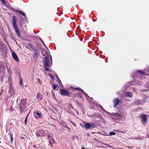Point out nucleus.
Segmentation results:
<instances>
[{"instance_id": "f257e3e1", "label": "nucleus", "mask_w": 149, "mask_h": 149, "mask_svg": "<svg viewBox=\"0 0 149 149\" xmlns=\"http://www.w3.org/2000/svg\"><path fill=\"white\" fill-rule=\"evenodd\" d=\"M35 133L37 137H46L47 136L50 145L52 146L54 141L53 134L52 133H50L46 130H38Z\"/></svg>"}, {"instance_id": "f03ea898", "label": "nucleus", "mask_w": 149, "mask_h": 149, "mask_svg": "<svg viewBox=\"0 0 149 149\" xmlns=\"http://www.w3.org/2000/svg\"><path fill=\"white\" fill-rule=\"evenodd\" d=\"M16 22L17 21L15 17V16H14L13 17L12 24L13 27L15 29V31L16 33L17 34L18 37H20L21 36L20 33L19 31Z\"/></svg>"}, {"instance_id": "7ed1b4c3", "label": "nucleus", "mask_w": 149, "mask_h": 149, "mask_svg": "<svg viewBox=\"0 0 149 149\" xmlns=\"http://www.w3.org/2000/svg\"><path fill=\"white\" fill-rule=\"evenodd\" d=\"M5 68V66L4 65L2 62L0 61V79L1 81H3V79L4 77L5 76L4 75V69Z\"/></svg>"}, {"instance_id": "20e7f679", "label": "nucleus", "mask_w": 149, "mask_h": 149, "mask_svg": "<svg viewBox=\"0 0 149 149\" xmlns=\"http://www.w3.org/2000/svg\"><path fill=\"white\" fill-rule=\"evenodd\" d=\"M26 102L25 100L22 99L19 104V108L21 113L23 112V111L25 109L26 107Z\"/></svg>"}, {"instance_id": "39448f33", "label": "nucleus", "mask_w": 149, "mask_h": 149, "mask_svg": "<svg viewBox=\"0 0 149 149\" xmlns=\"http://www.w3.org/2000/svg\"><path fill=\"white\" fill-rule=\"evenodd\" d=\"M44 60V67L45 70H50L49 69L50 66L49 65V63H50V61L47 56H45Z\"/></svg>"}, {"instance_id": "423d86ee", "label": "nucleus", "mask_w": 149, "mask_h": 149, "mask_svg": "<svg viewBox=\"0 0 149 149\" xmlns=\"http://www.w3.org/2000/svg\"><path fill=\"white\" fill-rule=\"evenodd\" d=\"M60 93L62 95H65L68 97L71 96L72 94H70L67 91L62 89L60 91Z\"/></svg>"}, {"instance_id": "0eeeda50", "label": "nucleus", "mask_w": 149, "mask_h": 149, "mask_svg": "<svg viewBox=\"0 0 149 149\" xmlns=\"http://www.w3.org/2000/svg\"><path fill=\"white\" fill-rule=\"evenodd\" d=\"M85 127L86 129H92L95 127V125L93 123H87L84 124Z\"/></svg>"}, {"instance_id": "6e6552de", "label": "nucleus", "mask_w": 149, "mask_h": 149, "mask_svg": "<svg viewBox=\"0 0 149 149\" xmlns=\"http://www.w3.org/2000/svg\"><path fill=\"white\" fill-rule=\"evenodd\" d=\"M113 107H116L118 105L121 104L120 101L117 98H115L113 100Z\"/></svg>"}, {"instance_id": "1a4fd4ad", "label": "nucleus", "mask_w": 149, "mask_h": 149, "mask_svg": "<svg viewBox=\"0 0 149 149\" xmlns=\"http://www.w3.org/2000/svg\"><path fill=\"white\" fill-rule=\"evenodd\" d=\"M25 47L27 49L29 50H34L35 48L33 46L32 44L30 43H26L25 45Z\"/></svg>"}, {"instance_id": "9d476101", "label": "nucleus", "mask_w": 149, "mask_h": 149, "mask_svg": "<svg viewBox=\"0 0 149 149\" xmlns=\"http://www.w3.org/2000/svg\"><path fill=\"white\" fill-rule=\"evenodd\" d=\"M5 47L3 43L2 42H0V52H1L2 53H3L5 52H3L5 51Z\"/></svg>"}, {"instance_id": "9b49d317", "label": "nucleus", "mask_w": 149, "mask_h": 149, "mask_svg": "<svg viewBox=\"0 0 149 149\" xmlns=\"http://www.w3.org/2000/svg\"><path fill=\"white\" fill-rule=\"evenodd\" d=\"M111 114L114 117H116L120 119H121L123 117V116L122 114H120L118 113H112Z\"/></svg>"}, {"instance_id": "f8f14e48", "label": "nucleus", "mask_w": 149, "mask_h": 149, "mask_svg": "<svg viewBox=\"0 0 149 149\" xmlns=\"http://www.w3.org/2000/svg\"><path fill=\"white\" fill-rule=\"evenodd\" d=\"M34 114L35 118L37 117V116H38V117L41 118V115L40 112L37 111H35L34 112Z\"/></svg>"}, {"instance_id": "ddd939ff", "label": "nucleus", "mask_w": 149, "mask_h": 149, "mask_svg": "<svg viewBox=\"0 0 149 149\" xmlns=\"http://www.w3.org/2000/svg\"><path fill=\"white\" fill-rule=\"evenodd\" d=\"M12 56L14 59L16 61H19L18 58L16 53L14 52H11Z\"/></svg>"}, {"instance_id": "4468645a", "label": "nucleus", "mask_w": 149, "mask_h": 149, "mask_svg": "<svg viewBox=\"0 0 149 149\" xmlns=\"http://www.w3.org/2000/svg\"><path fill=\"white\" fill-rule=\"evenodd\" d=\"M33 50L34 51L33 57L35 58H37L39 54V52L35 48L34 50Z\"/></svg>"}, {"instance_id": "2eb2a0df", "label": "nucleus", "mask_w": 149, "mask_h": 149, "mask_svg": "<svg viewBox=\"0 0 149 149\" xmlns=\"http://www.w3.org/2000/svg\"><path fill=\"white\" fill-rule=\"evenodd\" d=\"M72 108L73 109H74V108L73 107V106H72L71 104H69V105L68 106V109H70L69 110H67V111L68 113H72V111L71 110H70V109Z\"/></svg>"}, {"instance_id": "dca6fc26", "label": "nucleus", "mask_w": 149, "mask_h": 149, "mask_svg": "<svg viewBox=\"0 0 149 149\" xmlns=\"http://www.w3.org/2000/svg\"><path fill=\"white\" fill-rule=\"evenodd\" d=\"M125 95L127 97H132V94L130 92L126 91L125 92Z\"/></svg>"}, {"instance_id": "f3484780", "label": "nucleus", "mask_w": 149, "mask_h": 149, "mask_svg": "<svg viewBox=\"0 0 149 149\" xmlns=\"http://www.w3.org/2000/svg\"><path fill=\"white\" fill-rule=\"evenodd\" d=\"M138 73H139V74H141L146 75V73L145 72H144L140 70H138L137 71L136 73L135 74V75H134V78H135L136 77V74Z\"/></svg>"}, {"instance_id": "a211bd4d", "label": "nucleus", "mask_w": 149, "mask_h": 149, "mask_svg": "<svg viewBox=\"0 0 149 149\" xmlns=\"http://www.w3.org/2000/svg\"><path fill=\"white\" fill-rule=\"evenodd\" d=\"M37 97L38 100L40 101L42 99V95L40 92H39L37 94Z\"/></svg>"}, {"instance_id": "6ab92c4d", "label": "nucleus", "mask_w": 149, "mask_h": 149, "mask_svg": "<svg viewBox=\"0 0 149 149\" xmlns=\"http://www.w3.org/2000/svg\"><path fill=\"white\" fill-rule=\"evenodd\" d=\"M75 89H78V90H80L81 91V92L87 98H90L87 95V94L86 93H85L84 91H83L80 88H76Z\"/></svg>"}, {"instance_id": "aec40b11", "label": "nucleus", "mask_w": 149, "mask_h": 149, "mask_svg": "<svg viewBox=\"0 0 149 149\" xmlns=\"http://www.w3.org/2000/svg\"><path fill=\"white\" fill-rule=\"evenodd\" d=\"M141 117L143 119L144 121L146 123L147 122V118H146V117L145 115L143 114H141Z\"/></svg>"}, {"instance_id": "412c9836", "label": "nucleus", "mask_w": 149, "mask_h": 149, "mask_svg": "<svg viewBox=\"0 0 149 149\" xmlns=\"http://www.w3.org/2000/svg\"><path fill=\"white\" fill-rule=\"evenodd\" d=\"M93 116L94 117H95L96 118H100L101 116L99 113H95L93 114Z\"/></svg>"}, {"instance_id": "4be33fe9", "label": "nucleus", "mask_w": 149, "mask_h": 149, "mask_svg": "<svg viewBox=\"0 0 149 149\" xmlns=\"http://www.w3.org/2000/svg\"><path fill=\"white\" fill-rule=\"evenodd\" d=\"M17 11L20 14L23 15L24 17H26V14L23 11L20 10H17Z\"/></svg>"}, {"instance_id": "5701e85b", "label": "nucleus", "mask_w": 149, "mask_h": 149, "mask_svg": "<svg viewBox=\"0 0 149 149\" xmlns=\"http://www.w3.org/2000/svg\"><path fill=\"white\" fill-rule=\"evenodd\" d=\"M142 101L140 100H136L135 101V103L136 104H141Z\"/></svg>"}, {"instance_id": "b1692460", "label": "nucleus", "mask_w": 149, "mask_h": 149, "mask_svg": "<svg viewBox=\"0 0 149 149\" xmlns=\"http://www.w3.org/2000/svg\"><path fill=\"white\" fill-rule=\"evenodd\" d=\"M62 125L65 128H67L68 127V125L66 124L65 122H62L61 123Z\"/></svg>"}, {"instance_id": "393cba45", "label": "nucleus", "mask_w": 149, "mask_h": 149, "mask_svg": "<svg viewBox=\"0 0 149 149\" xmlns=\"http://www.w3.org/2000/svg\"><path fill=\"white\" fill-rule=\"evenodd\" d=\"M9 93L10 94V96H11L13 94L14 91L13 90L9 91Z\"/></svg>"}, {"instance_id": "a878e982", "label": "nucleus", "mask_w": 149, "mask_h": 149, "mask_svg": "<svg viewBox=\"0 0 149 149\" xmlns=\"http://www.w3.org/2000/svg\"><path fill=\"white\" fill-rule=\"evenodd\" d=\"M116 134V133L115 132H109V136H112V135H115Z\"/></svg>"}, {"instance_id": "bb28decb", "label": "nucleus", "mask_w": 149, "mask_h": 149, "mask_svg": "<svg viewBox=\"0 0 149 149\" xmlns=\"http://www.w3.org/2000/svg\"><path fill=\"white\" fill-rule=\"evenodd\" d=\"M13 88L12 86V85L10 84L9 85V91L13 90Z\"/></svg>"}, {"instance_id": "cd10ccee", "label": "nucleus", "mask_w": 149, "mask_h": 149, "mask_svg": "<svg viewBox=\"0 0 149 149\" xmlns=\"http://www.w3.org/2000/svg\"><path fill=\"white\" fill-rule=\"evenodd\" d=\"M23 82V80L21 78H20L19 82V84L20 85H21Z\"/></svg>"}, {"instance_id": "c85d7f7f", "label": "nucleus", "mask_w": 149, "mask_h": 149, "mask_svg": "<svg viewBox=\"0 0 149 149\" xmlns=\"http://www.w3.org/2000/svg\"><path fill=\"white\" fill-rule=\"evenodd\" d=\"M33 148H39L38 145H34L33 146Z\"/></svg>"}, {"instance_id": "c756f323", "label": "nucleus", "mask_w": 149, "mask_h": 149, "mask_svg": "<svg viewBox=\"0 0 149 149\" xmlns=\"http://www.w3.org/2000/svg\"><path fill=\"white\" fill-rule=\"evenodd\" d=\"M57 80H58V82L59 84H62L61 82L59 79H58Z\"/></svg>"}, {"instance_id": "7c9ffc66", "label": "nucleus", "mask_w": 149, "mask_h": 149, "mask_svg": "<svg viewBox=\"0 0 149 149\" xmlns=\"http://www.w3.org/2000/svg\"><path fill=\"white\" fill-rule=\"evenodd\" d=\"M57 87V86L55 85H54L53 86V88L55 90L56 89Z\"/></svg>"}, {"instance_id": "2f4dec72", "label": "nucleus", "mask_w": 149, "mask_h": 149, "mask_svg": "<svg viewBox=\"0 0 149 149\" xmlns=\"http://www.w3.org/2000/svg\"><path fill=\"white\" fill-rule=\"evenodd\" d=\"M49 76L52 78H53L54 77L53 75L51 73L49 74Z\"/></svg>"}, {"instance_id": "473e14b6", "label": "nucleus", "mask_w": 149, "mask_h": 149, "mask_svg": "<svg viewBox=\"0 0 149 149\" xmlns=\"http://www.w3.org/2000/svg\"><path fill=\"white\" fill-rule=\"evenodd\" d=\"M100 105V108L101 109H102V110H103L104 111V110H105L103 108V107L102 106H101L100 105Z\"/></svg>"}, {"instance_id": "72a5a7b5", "label": "nucleus", "mask_w": 149, "mask_h": 149, "mask_svg": "<svg viewBox=\"0 0 149 149\" xmlns=\"http://www.w3.org/2000/svg\"><path fill=\"white\" fill-rule=\"evenodd\" d=\"M28 115V114L26 118L25 119V124H26V123L27 121V117Z\"/></svg>"}, {"instance_id": "f704fd0d", "label": "nucleus", "mask_w": 149, "mask_h": 149, "mask_svg": "<svg viewBox=\"0 0 149 149\" xmlns=\"http://www.w3.org/2000/svg\"><path fill=\"white\" fill-rule=\"evenodd\" d=\"M104 111L106 113H107L108 114H111V113H110L109 112L106 111V110H104Z\"/></svg>"}, {"instance_id": "c9c22d12", "label": "nucleus", "mask_w": 149, "mask_h": 149, "mask_svg": "<svg viewBox=\"0 0 149 149\" xmlns=\"http://www.w3.org/2000/svg\"><path fill=\"white\" fill-rule=\"evenodd\" d=\"M10 136L11 141V142H12L13 141V138L11 135H10Z\"/></svg>"}, {"instance_id": "e433bc0d", "label": "nucleus", "mask_w": 149, "mask_h": 149, "mask_svg": "<svg viewBox=\"0 0 149 149\" xmlns=\"http://www.w3.org/2000/svg\"><path fill=\"white\" fill-rule=\"evenodd\" d=\"M1 2L3 3H5L6 2L5 0H1Z\"/></svg>"}, {"instance_id": "4c0bfd02", "label": "nucleus", "mask_w": 149, "mask_h": 149, "mask_svg": "<svg viewBox=\"0 0 149 149\" xmlns=\"http://www.w3.org/2000/svg\"><path fill=\"white\" fill-rule=\"evenodd\" d=\"M128 148H129V149H132V148H133V147H132V146H129L128 147Z\"/></svg>"}, {"instance_id": "58836bf2", "label": "nucleus", "mask_w": 149, "mask_h": 149, "mask_svg": "<svg viewBox=\"0 0 149 149\" xmlns=\"http://www.w3.org/2000/svg\"><path fill=\"white\" fill-rule=\"evenodd\" d=\"M82 96V95L81 94H80L79 95V97L80 98H81Z\"/></svg>"}, {"instance_id": "ea45409f", "label": "nucleus", "mask_w": 149, "mask_h": 149, "mask_svg": "<svg viewBox=\"0 0 149 149\" xmlns=\"http://www.w3.org/2000/svg\"><path fill=\"white\" fill-rule=\"evenodd\" d=\"M56 78H57V80L58 79H59L58 77V76H56Z\"/></svg>"}, {"instance_id": "a19ab883", "label": "nucleus", "mask_w": 149, "mask_h": 149, "mask_svg": "<svg viewBox=\"0 0 149 149\" xmlns=\"http://www.w3.org/2000/svg\"><path fill=\"white\" fill-rule=\"evenodd\" d=\"M42 43L44 45L45 47V46H45V44L44 43V42L43 41L42 42Z\"/></svg>"}, {"instance_id": "79ce46f5", "label": "nucleus", "mask_w": 149, "mask_h": 149, "mask_svg": "<svg viewBox=\"0 0 149 149\" xmlns=\"http://www.w3.org/2000/svg\"><path fill=\"white\" fill-rule=\"evenodd\" d=\"M39 39L42 41V42H43V40H42V39L41 38H39Z\"/></svg>"}, {"instance_id": "37998d69", "label": "nucleus", "mask_w": 149, "mask_h": 149, "mask_svg": "<svg viewBox=\"0 0 149 149\" xmlns=\"http://www.w3.org/2000/svg\"><path fill=\"white\" fill-rule=\"evenodd\" d=\"M147 137L148 138H149V133L148 134Z\"/></svg>"}, {"instance_id": "c03bdc74", "label": "nucleus", "mask_w": 149, "mask_h": 149, "mask_svg": "<svg viewBox=\"0 0 149 149\" xmlns=\"http://www.w3.org/2000/svg\"><path fill=\"white\" fill-rule=\"evenodd\" d=\"M107 61H107V59H106V62H107Z\"/></svg>"}, {"instance_id": "a18cd8bd", "label": "nucleus", "mask_w": 149, "mask_h": 149, "mask_svg": "<svg viewBox=\"0 0 149 149\" xmlns=\"http://www.w3.org/2000/svg\"><path fill=\"white\" fill-rule=\"evenodd\" d=\"M81 149H85V148L84 147H82V148H81Z\"/></svg>"}, {"instance_id": "49530a36", "label": "nucleus", "mask_w": 149, "mask_h": 149, "mask_svg": "<svg viewBox=\"0 0 149 149\" xmlns=\"http://www.w3.org/2000/svg\"><path fill=\"white\" fill-rule=\"evenodd\" d=\"M73 125H74V126H76V125L74 123V124H73Z\"/></svg>"}, {"instance_id": "de8ad7c7", "label": "nucleus", "mask_w": 149, "mask_h": 149, "mask_svg": "<svg viewBox=\"0 0 149 149\" xmlns=\"http://www.w3.org/2000/svg\"><path fill=\"white\" fill-rule=\"evenodd\" d=\"M72 123L73 122H72L71 120L70 121Z\"/></svg>"}, {"instance_id": "09e8293b", "label": "nucleus", "mask_w": 149, "mask_h": 149, "mask_svg": "<svg viewBox=\"0 0 149 149\" xmlns=\"http://www.w3.org/2000/svg\"><path fill=\"white\" fill-rule=\"evenodd\" d=\"M72 123L73 122H72L71 120L70 121Z\"/></svg>"}, {"instance_id": "8fccbe9b", "label": "nucleus", "mask_w": 149, "mask_h": 149, "mask_svg": "<svg viewBox=\"0 0 149 149\" xmlns=\"http://www.w3.org/2000/svg\"><path fill=\"white\" fill-rule=\"evenodd\" d=\"M72 123L73 122H72L71 120L70 121Z\"/></svg>"}, {"instance_id": "3c124183", "label": "nucleus", "mask_w": 149, "mask_h": 149, "mask_svg": "<svg viewBox=\"0 0 149 149\" xmlns=\"http://www.w3.org/2000/svg\"><path fill=\"white\" fill-rule=\"evenodd\" d=\"M68 120L69 121H71L70 119Z\"/></svg>"}, {"instance_id": "603ef678", "label": "nucleus", "mask_w": 149, "mask_h": 149, "mask_svg": "<svg viewBox=\"0 0 149 149\" xmlns=\"http://www.w3.org/2000/svg\"><path fill=\"white\" fill-rule=\"evenodd\" d=\"M93 22H95V20L94 19H93Z\"/></svg>"}, {"instance_id": "864d4df0", "label": "nucleus", "mask_w": 149, "mask_h": 149, "mask_svg": "<svg viewBox=\"0 0 149 149\" xmlns=\"http://www.w3.org/2000/svg\"><path fill=\"white\" fill-rule=\"evenodd\" d=\"M10 51H13V50H12L11 49H10Z\"/></svg>"}, {"instance_id": "5fc2aeb1", "label": "nucleus", "mask_w": 149, "mask_h": 149, "mask_svg": "<svg viewBox=\"0 0 149 149\" xmlns=\"http://www.w3.org/2000/svg\"><path fill=\"white\" fill-rule=\"evenodd\" d=\"M51 60H52V58L51 57Z\"/></svg>"}, {"instance_id": "6e6d98bb", "label": "nucleus", "mask_w": 149, "mask_h": 149, "mask_svg": "<svg viewBox=\"0 0 149 149\" xmlns=\"http://www.w3.org/2000/svg\"><path fill=\"white\" fill-rule=\"evenodd\" d=\"M55 75L56 76H57V74H55Z\"/></svg>"}, {"instance_id": "4d7b16f0", "label": "nucleus", "mask_w": 149, "mask_h": 149, "mask_svg": "<svg viewBox=\"0 0 149 149\" xmlns=\"http://www.w3.org/2000/svg\"><path fill=\"white\" fill-rule=\"evenodd\" d=\"M117 94H118L119 93H118V92H117Z\"/></svg>"}, {"instance_id": "13d9d810", "label": "nucleus", "mask_w": 149, "mask_h": 149, "mask_svg": "<svg viewBox=\"0 0 149 149\" xmlns=\"http://www.w3.org/2000/svg\"><path fill=\"white\" fill-rule=\"evenodd\" d=\"M74 123L73 122L72 123L73 125L74 124Z\"/></svg>"}, {"instance_id": "bf43d9fd", "label": "nucleus", "mask_w": 149, "mask_h": 149, "mask_svg": "<svg viewBox=\"0 0 149 149\" xmlns=\"http://www.w3.org/2000/svg\"><path fill=\"white\" fill-rule=\"evenodd\" d=\"M9 78H9V77H8V79H9Z\"/></svg>"}, {"instance_id": "052dcab7", "label": "nucleus", "mask_w": 149, "mask_h": 149, "mask_svg": "<svg viewBox=\"0 0 149 149\" xmlns=\"http://www.w3.org/2000/svg\"><path fill=\"white\" fill-rule=\"evenodd\" d=\"M3 91L2 90L1 91V92H2Z\"/></svg>"}, {"instance_id": "680f3d73", "label": "nucleus", "mask_w": 149, "mask_h": 149, "mask_svg": "<svg viewBox=\"0 0 149 149\" xmlns=\"http://www.w3.org/2000/svg\"><path fill=\"white\" fill-rule=\"evenodd\" d=\"M148 88H149V86Z\"/></svg>"}]
</instances>
